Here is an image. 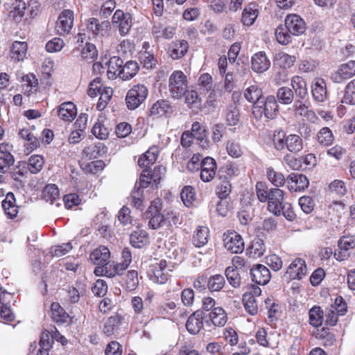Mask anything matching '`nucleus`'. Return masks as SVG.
I'll list each match as a JSON object with an SVG mask.
<instances>
[{"mask_svg":"<svg viewBox=\"0 0 355 355\" xmlns=\"http://www.w3.org/2000/svg\"><path fill=\"white\" fill-rule=\"evenodd\" d=\"M266 251V245L262 239L257 236L251 243L250 246L247 248V253L250 257L257 259L262 257Z\"/></svg>","mask_w":355,"mask_h":355,"instance_id":"2f4dec72","label":"nucleus"},{"mask_svg":"<svg viewBox=\"0 0 355 355\" xmlns=\"http://www.w3.org/2000/svg\"><path fill=\"white\" fill-rule=\"evenodd\" d=\"M86 287V284L80 280L76 281L74 285L69 286L68 295L70 302L71 303L78 302L80 297L85 294Z\"/></svg>","mask_w":355,"mask_h":355,"instance_id":"72a5a7b5","label":"nucleus"},{"mask_svg":"<svg viewBox=\"0 0 355 355\" xmlns=\"http://www.w3.org/2000/svg\"><path fill=\"white\" fill-rule=\"evenodd\" d=\"M286 149L292 153H297L303 148V140L296 134H290L287 136Z\"/></svg>","mask_w":355,"mask_h":355,"instance_id":"79ce46f5","label":"nucleus"},{"mask_svg":"<svg viewBox=\"0 0 355 355\" xmlns=\"http://www.w3.org/2000/svg\"><path fill=\"white\" fill-rule=\"evenodd\" d=\"M217 164L211 157L203 158L200 163V179L205 182L211 181L216 175Z\"/></svg>","mask_w":355,"mask_h":355,"instance_id":"a211bd4d","label":"nucleus"},{"mask_svg":"<svg viewBox=\"0 0 355 355\" xmlns=\"http://www.w3.org/2000/svg\"><path fill=\"white\" fill-rule=\"evenodd\" d=\"M74 14L71 10L65 9L62 11L58 18L55 30L60 35H68L73 27Z\"/></svg>","mask_w":355,"mask_h":355,"instance_id":"1a4fd4ad","label":"nucleus"},{"mask_svg":"<svg viewBox=\"0 0 355 355\" xmlns=\"http://www.w3.org/2000/svg\"><path fill=\"white\" fill-rule=\"evenodd\" d=\"M306 273V265L304 259H295L287 268L284 276L288 279H302Z\"/></svg>","mask_w":355,"mask_h":355,"instance_id":"4468645a","label":"nucleus"},{"mask_svg":"<svg viewBox=\"0 0 355 355\" xmlns=\"http://www.w3.org/2000/svg\"><path fill=\"white\" fill-rule=\"evenodd\" d=\"M52 319L58 324H62L67 322L69 315L61 306L57 302L51 304Z\"/></svg>","mask_w":355,"mask_h":355,"instance_id":"a18cd8bd","label":"nucleus"},{"mask_svg":"<svg viewBox=\"0 0 355 355\" xmlns=\"http://www.w3.org/2000/svg\"><path fill=\"white\" fill-rule=\"evenodd\" d=\"M139 69V64L136 61H128L122 65L120 78L124 80H130L137 73Z\"/></svg>","mask_w":355,"mask_h":355,"instance_id":"58836bf2","label":"nucleus"},{"mask_svg":"<svg viewBox=\"0 0 355 355\" xmlns=\"http://www.w3.org/2000/svg\"><path fill=\"white\" fill-rule=\"evenodd\" d=\"M244 97L250 103L254 104L258 101H261L263 96L261 88L256 85H250L244 91Z\"/></svg>","mask_w":355,"mask_h":355,"instance_id":"37998d69","label":"nucleus"},{"mask_svg":"<svg viewBox=\"0 0 355 355\" xmlns=\"http://www.w3.org/2000/svg\"><path fill=\"white\" fill-rule=\"evenodd\" d=\"M252 114L257 119H261L264 116L267 119H274L279 112V106L277 99L274 96H268L263 97L261 101H258L253 104Z\"/></svg>","mask_w":355,"mask_h":355,"instance_id":"f257e3e1","label":"nucleus"},{"mask_svg":"<svg viewBox=\"0 0 355 355\" xmlns=\"http://www.w3.org/2000/svg\"><path fill=\"white\" fill-rule=\"evenodd\" d=\"M284 24L288 31L295 36L303 34L306 28L304 19L297 14H291L286 16Z\"/></svg>","mask_w":355,"mask_h":355,"instance_id":"dca6fc26","label":"nucleus"},{"mask_svg":"<svg viewBox=\"0 0 355 355\" xmlns=\"http://www.w3.org/2000/svg\"><path fill=\"white\" fill-rule=\"evenodd\" d=\"M341 102L347 105H355V79L346 85Z\"/></svg>","mask_w":355,"mask_h":355,"instance_id":"603ef678","label":"nucleus"},{"mask_svg":"<svg viewBox=\"0 0 355 355\" xmlns=\"http://www.w3.org/2000/svg\"><path fill=\"white\" fill-rule=\"evenodd\" d=\"M113 91L111 87H103L101 92L100 97L96 104L98 110H103L112 96Z\"/></svg>","mask_w":355,"mask_h":355,"instance_id":"e2e57ef3","label":"nucleus"},{"mask_svg":"<svg viewBox=\"0 0 355 355\" xmlns=\"http://www.w3.org/2000/svg\"><path fill=\"white\" fill-rule=\"evenodd\" d=\"M139 60L144 67L148 69L155 68L157 64V60L153 53L147 51L140 52Z\"/></svg>","mask_w":355,"mask_h":355,"instance_id":"69168bd1","label":"nucleus"},{"mask_svg":"<svg viewBox=\"0 0 355 355\" xmlns=\"http://www.w3.org/2000/svg\"><path fill=\"white\" fill-rule=\"evenodd\" d=\"M318 142L324 146H329L334 141V135L331 130L327 128H322L318 134Z\"/></svg>","mask_w":355,"mask_h":355,"instance_id":"338daca9","label":"nucleus"},{"mask_svg":"<svg viewBox=\"0 0 355 355\" xmlns=\"http://www.w3.org/2000/svg\"><path fill=\"white\" fill-rule=\"evenodd\" d=\"M286 180L291 191H302L309 185L307 177L302 173H292L287 177Z\"/></svg>","mask_w":355,"mask_h":355,"instance_id":"aec40b11","label":"nucleus"},{"mask_svg":"<svg viewBox=\"0 0 355 355\" xmlns=\"http://www.w3.org/2000/svg\"><path fill=\"white\" fill-rule=\"evenodd\" d=\"M13 295L0 288V318L7 322H11L15 319V315L11 311L8 304Z\"/></svg>","mask_w":355,"mask_h":355,"instance_id":"412c9836","label":"nucleus"},{"mask_svg":"<svg viewBox=\"0 0 355 355\" xmlns=\"http://www.w3.org/2000/svg\"><path fill=\"white\" fill-rule=\"evenodd\" d=\"M60 198L58 187L55 184H48L42 191V198L46 202L53 204Z\"/></svg>","mask_w":355,"mask_h":355,"instance_id":"de8ad7c7","label":"nucleus"},{"mask_svg":"<svg viewBox=\"0 0 355 355\" xmlns=\"http://www.w3.org/2000/svg\"><path fill=\"white\" fill-rule=\"evenodd\" d=\"M98 56V51L94 44L87 42L81 50V58L88 62H94Z\"/></svg>","mask_w":355,"mask_h":355,"instance_id":"052dcab7","label":"nucleus"},{"mask_svg":"<svg viewBox=\"0 0 355 355\" xmlns=\"http://www.w3.org/2000/svg\"><path fill=\"white\" fill-rule=\"evenodd\" d=\"M110 257V252L105 246H100L98 248L94 250L90 254V260L94 265H106Z\"/></svg>","mask_w":355,"mask_h":355,"instance_id":"a878e982","label":"nucleus"},{"mask_svg":"<svg viewBox=\"0 0 355 355\" xmlns=\"http://www.w3.org/2000/svg\"><path fill=\"white\" fill-rule=\"evenodd\" d=\"M1 204L5 214L8 218L12 219L17 216L19 207L16 205V199L13 193L8 192Z\"/></svg>","mask_w":355,"mask_h":355,"instance_id":"393cba45","label":"nucleus"},{"mask_svg":"<svg viewBox=\"0 0 355 355\" xmlns=\"http://www.w3.org/2000/svg\"><path fill=\"white\" fill-rule=\"evenodd\" d=\"M76 114V105L69 101L62 103L58 110V116L64 121H71Z\"/></svg>","mask_w":355,"mask_h":355,"instance_id":"c85d7f7f","label":"nucleus"},{"mask_svg":"<svg viewBox=\"0 0 355 355\" xmlns=\"http://www.w3.org/2000/svg\"><path fill=\"white\" fill-rule=\"evenodd\" d=\"M190 133H193V137L200 141V144L202 148L208 146L207 132L199 122L196 121L192 124Z\"/></svg>","mask_w":355,"mask_h":355,"instance_id":"f704fd0d","label":"nucleus"},{"mask_svg":"<svg viewBox=\"0 0 355 355\" xmlns=\"http://www.w3.org/2000/svg\"><path fill=\"white\" fill-rule=\"evenodd\" d=\"M209 232V229L207 227H198L192 239L193 245L198 248L205 245L208 241Z\"/></svg>","mask_w":355,"mask_h":355,"instance_id":"ea45409f","label":"nucleus"},{"mask_svg":"<svg viewBox=\"0 0 355 355\" xmlns=\"http://www.w3.org/2000/svg\"><path fill=\"white\" fill-rule=\"evenodd\" d=\"M207 279V288L211 292L220 291L225 284V277L222 275H214Z\"/></svg>","mask_w":355,"mask_h":355,"instance_id":"09e8293b","label":"nucleus"},{"mask_svg":"<svg viewBox=\"0 0 355 355\" xmlns=\"http://www.w3.org/2000/svg\"><path fill=\"white\" fill-rule=\"evenodd\" d=\"M317 337L321 340L323 345L325 347L332 346L336 341L334 334L327 327H322L319 330Z\"/></svg>","mask_w":355,"mask_h":355,"instance_id":"680f3d73","label":"nucleus"},{"mask_svg":"<svg viewBox=\"0 0 355 355\" xmlns=\"http://www.w3.org/2000/svg\"><path fill=\"white\" fill-rule=\"evenodd\" d=\"M28 45L25 42L15 41L10 49V58L14 62L24 61L26 58Z\"/></svg>","mask_w":355,"mask_h":355,"instance_id":"b1692460","label":"nucleus"},{"mask_svg":"<svg viewBox=\"0 0 355 355\" xmlns=\"http://www.w3.org/2000/svg\"><path fill=\"white\" fill-rule=\"evenodd\" d=\"M205 313L201 310H197L191 313L186 322V329L191 335L198 334L204 327Z\"/></svg>","mask_w":355,"mask_h":355,"instance_id":"f8f14e48","label":"nucleus"},{"mask_svg":"<svg viewBox=\"0 0 355 355\" xmlns=\"http://www.w3.org/2000/svg\"><path fill=\"white\" fill-rule=\"evenodd\" d=\"M250 276L252 281L259 285L267 284L271 278L269 269L259 263L254 265L250 269Z\"/></svg>","mask_w":355,"mask_h":355,"instance_id":"6ab92c4d","label":"nucleus"},{"mask_svg":"<svg viewBox=\"0 0 355 355\" xmlns=\"http://www.w3.org/2000/svg\"><path fill=\"white\" fill-rule=\"evenodd\" d=\"M355 75V60H349L340 64L338 69L331 73L330 79L335 83H342Z\"/></svg>","mask_w":355,"mask_h":355,"instance_id":"0eeeda50","label":"nucleus"},{"mask_svg":"<svg viewBox=\"0 0 355 355\" xmlns=\"http://www.w3.org/2000/svg\"><path fill=\"white\" fill-rule=\"evenodd\" d=\"M107 152V148L103 143L98 141L94 143L83 150V155L89 159L102 157Z\"/></svg>","mask_w":355,"mask_h":355,"instance_id":"7c9ffc66","label":"nucleus"},{"mask_svg":"<svg viewBox=\"0 0 355 355\" xmlns=\"http://www.w3.org/2000/svg\"><path fill=\"white\" fill-rule=\"evenodd\" d=\"M256 193L261 202H266L270 195V189H268L266 183L258 182L256 184Z\"/></svg>","mask_w":355,"mask_h":355,"instance_id":"774afa93","label":"nucleus"},{"mask_svg":"<svg viewBox=\"0 0 355 355\" xmlns=\"http://www.w3.org/2000/svg\"><path fill=\"white\" fill-rule=\"evenodd\" d=\"M162 208L161 200L157 198L151 202L147 211L145 212V217L149 218V228L157 230L159 228L166 220V217L161 213Z\"/></svg>","mask_w":355,"mask_h":355,"instance_id":"423d86ee","label":"nucleus"},{"mask_svg":"<svg viewBox=\"0 0 355 355\" xmlns=\"http://www.w3.org/2000/svg\"><path fill=\"white\" fill-rule=\"evenodd\" d=\"M311 93L313 99L318 103L324 102L327 96L326 83L324 79L318 78L312 85Z\"/></svg>","mask_w":355,"mask_h":355,"instance_id":"bb28decb","label":"nucleus"},{"mask_svg":"<svg viewBox=\"0 0 355 355\" xmlns=\"http://www.w3.org/2000/svg\"><path fill=\"white\" fill-rule=\"evenodd\" d=\"M291 86L295 91L296 98L305 99L308 95L306 82L300 76H294L291 80Z\"/></svg>","mask_w":355,"mask_h":355,"instance_id":"473e14b6","label":"nucleus"},{"mask_svg":"<svg viewBox=\"0 0 355 355\" xmlns=\"http://www.w3.org/2000/svg\"><path fill=\"white\" fill-rule=\"evenodd\" d=\"M82 26L84 27L82 31H83L85 37H87L89 40H93L97 36H103L106 34L110 28V23L106 21L100 23L98 19L91 17L87 19Z\"/></svg>","mask_w":355,"mask_h":355,"instance_id":"7ed1b4c3","label":"nucleus"},{"mask_svg":"<svg viewBox=\"0 0 355 355\" xmlns=\"http://www.w3.org/2000/svg\"><path fill=\"white\" fill-rule=\"evenodd\" d=\"M123 60L119 56L111 57L107 62V75L109 79L114 80L120 77Z\"/></svg>","mask_w":355,"mask_h":355,"instance_id":"cd10ccee","label":"nucleus"},{"mask_svg":"<svg viewBox=\"0 0 355 355\" xmlns=\"http://www.w3.org/2000/svg\"><path fill=\"white\" fill-rule=\"evenodd\" d=\"M131 245L136 248H141L148 242V234L143 230H137L130 236Z\"/></svg>","mask_w":355,"mask_h":355,"instance_id":"c9c22d12","label":"nucleus"},{"mask_svg":"<svg viewBox=\"0 0 355 355\" xmlns=\"http://www.w3.org/2000/svg\"><path fill=\"white\" fill-rule=\"evenodd\" d=\"M287 135L282 129H277L274 131L272 135V143L274 148L277 151H284L286 149Z\"/></svg>","mask_w":355,"mask_h":355,"instance_id":"e433bc0d","label":"nucleus"},{"mask_svg":"<svg viewBox=\"0 0 355 355\" xmlns=\"http://www.w3.org/2000/svg\"><path fill=\"white\" fill-rule=\"evenodd\" d=\"M139 284L138 272L135 270H128L125 279L124 287L128 291H135Z\"/></svg>","mask_w":355,"mask_h":355,"instance_id":"6e6d98bb","label":"nucleus"},{"mask_svg":"<svg viewBox=\"0 0 355 355\" xmlns=\"http://www.w3.org/2000/svg\"><path fill=\"white\" fill-rule=\"evenodd\" d=\"M148 90L144 85H134L127 93L125 103L130 110L137 109L147 98Z\"/></svg>","mask_w":355,"mask_h":355,"instance_id":"39448f33","label":"nucleus"},{"mask_svg":"<svg viewBox=\"0 0 355 355\" xmlns=\"http://www.w3.org/2000/svg\"><path fill=\"white\" fill-rule=\"evenodd\" d=\"M239 173V169L232 162H226L220 168L218 172V177L220 180L230 181Z\"/></svg>","mask_w":355,"mask_h":355,"instance_id":"c756f323","label":"nucleus"},{"mask_svg":"<svg viewBox=\"0 0 355 355\" xmlns=\"http://www.w3.org/2000/svg\"><path fill=\"white\" fill-rule=\"evenodd\" d=\"M125 322V318L121 314L115 313L109 317L104 322L103 334L107 337L116 336L119 333L120 327Z\"/></svg>","mask_w":355,"mask_h":355,"instance_id":"2eb2a0df","label":"nucleus"},{"mask_svg":"<svg viewBox=\"0 0 355 355\" xmlns=\"http://www.w3.org/2000/svg\"><path fill=\"white\" fill-rule=\"evenodd\" d=\"M169 91L171 96L179 98L185 94L187 89V80L181 71H175L169 77Z\"/></svg>","mask_w":355,"mask_h":355,"instance_id":"20e7f679","label":"nucleus"},{"mask_svg":"<svg viewBox=\"0 0 355 355\" xmlns=\"http://www.w3.org/2000/svg\"><path fill=\"white\" fill-rule=\"evenodd\" d=\"M149 178L148 171L144 169L141 173L139 182H136L135 188L130 194L131 205L140 211H142L145 207L144 190L147 189L150 184L153 188V180H150Z\"/></svg>","mask_w":355,"mask_h":355,"instance_id":"f03ea898","label":"nucleus"},{"mask_svg":"<svg viewBox=\"0 0 355 355\" xmlns=\"http://www.w3.org/2000/svg\"><path fill=\"white\" fill-rule=\"evenodd\" d=\"M205 324L208 327H223L227 321V315L222 307L217 306L212 309V311L205 313Z\"/></svg>","mask_w":355,"mask_h":355,"instance_id":"f3484780","label":"nucleus"},{"mask_svg":"<svg viewBox=\"0 0 355 355\" xmlns=\"http://www.w3.org/2000/svg\"><path fill=\"white\" fill-rule=\"evenodd\" d=\"M296 61L295 55H288L284 52H280L275 55L274 64L280 68L288 69L293 66Z\"/></svg>","mask_w":355,"mask_h":355,"instance_id":"4c0bfd02","label":"nucleus"},{"mask_svg":"<svg viewBox=\"0 0 355 355\" xmlns=\"http://www.w3.org/2000/svg\"><path fill=\"white\" fill-rule=\"evenodd\" d=\"M12 9L10 12V17L16 22L21 21L24 17L27 6L23 0H15L12 3Z\"/></svg>","mask_w":355,"mask_h":355,"instance_id":"a19ab883","label":"nucleus"},{"mask_svg":"<svg viewBox=\"0 0 355 355\" xmlns=\"http://www.w3.org/2000/svg\"><path fill=\"white\" fill-rule=\"evenodd\" d=\"M294 36L290 31L287 27L284 25H279L275 29V37L277 41L282 44L286 45L292 42V37Z\"/></svg>","mask_w":355,"mask_h":355,"instance_id":"49530a36","label":"nucleus"},{"mask_svg":"<svg viewBox=\"0 0 355 355\" xmlns=\"http://www.w3.org/2000/svg\"><path fill=\"white\" fill-rule=\"evenodd\" d=\"M44 164V158L39 155H34L30 157L28 162V169L32 174L40 172Z\"/></svg>","mask_w":355,"mask_h":355,"instance_id":"bf43d9fd","label":"nucleus"},{"mask_svg":"<svg viewBox=\"0 0 355 355\" xmlns=\"http://www.w3.org/2000/svg\"><path fill=\"white\" fill-rule=\"evenodd\" d=\"M180 198L183 204L186 207H189L191 206L196 200V192L194 188L189 185L184 186L180 192Z\"/></svg>","mask_w":355,"mask_h":355,"instance_id":"5fc2aeb1","label":"nucleus"},{"mask_svg":"<svg viewBox=\"0 0 355 355\" xmlns=\"http://www.w3.org/2000/svg\"><path fill=\"white\" fill-rule=\"evenodd\" d=\"M257 16L258 10L254 8V6L252 7V5H249L243 10L241 21L245 26H251Z\"/></svg>","mask_w":355,"mask_h":355,"instance_id":"864d4df0","label":"nucleus"},{"mask_svg":"<svg viewBox=\"0 0 355 355\" xmlns=\"http://www.w3.org/2000/svg\"><path fill=\"white\" fill-rule=\"evenodd\" d=\"M167 262L166 260H161L159 263L151 266L150 270L148 275L149 279L157 284H164L166 283L170 277L169 270L166 268Z\"/></svg>","mask_w":355,"mask_h":355,"instance_id":"6e6552de","label":"nucleus"},{"mask_svg":"<svg viewBox=\"0 0 355 355\" xmlns=\"http://www.w3.org/2000/svg\"><path fill=\"white\" fill-rule=\"evenodd\" d=\"M226 278L229 284L235 288L241 286V276L239 270L234 267L228 266L225 271Z\"/></svg>","mask_w":355,"mask_h":355,"instance_id":"13d9d810","label":"nucleus"},{"mask_svg":"<svg viewBox=\"0 0 355 355\" xmlns=\"http://www.w3.org/2000/svg\"><path fill=\"white\" fill-rule=\"evenodd\" d=\"M173 112V107L167 100L162 99L156 101L150 108V115L159 118L170 116Z\"/></svg>","mask_w":355,"mask_h":355,"instance_id":"4be33fe9","label":"nucleus"},{"mask_svg":"<svg viewBox=\"0 0 355 355\" xmlns=\"http://www.w3.org/2000/svg\"><path fill=\"white\" fill-rule=\"evenodd\" d=\"M243 303L245 311L251 315H255L258 312V306L255 297L251 292L243 295Z\"/></svg>","mask_w":355,"mask_h":355,"instance_id":"c03bdc74","label":"nucleus"},{"mask_svg":"<svg viewBox=\"0 0 355 355\" xmlns=\"http://www.w3.org/2000/svg\"><path fill=\"white\" fill-rule=\"evenodd\" d=\"M323 311L319 306H313L309 311V324L315 327L320 326L323 320Z\"/></svg>","mask_w":355,"mask_h":355,"instance_id":"4d7b16f0","label":"nucleus"},{"mask_svg":"<svg viewBox=\"0 0 355 355\" xmlns=\"http://www.w3.org/2000/svg\"><path fill=\"white\" fill-rule=\"evenodd\" d=\"M252 69L256 73H263L267 71L270 66V61L267 58L266 53L259 51L251 58Z\"/></svg>","mask_w":355,"mask_h":355,"instance_id":"5701e85b","label":"nucleus"},{"mask_svg":"<svg viewBox=\"0 0 355 355\" xmlns=\"http://www.w3.org/2000/svg\"><path fill=\"white\" fill-rule=\"evenodd\" d=\"M128 267V266L122 261L109 262V263H107V266H106L107 276L109 277H114L116 275H121Z\"/></svg>","mask_w":355,"mask_h":355,"instance_id":"3c124183","label":"nucleus"},{"mask_svg":"<svg viewBox=\"0 0 355 355\" xmlns=\"http://www.w3.org/2000/svg\"><path fill=\"white\" fill-rule=\"evenodd\" d=\"M277 101L284 105H289L294 100L293 90L287 87H282L277 92Z\"/></svg>","mask_w":355,"mask_h":355,"instance_id":"8fccbe9b","label":"nucleus"},{"mask_svg":"<svg viewBox=\"0 0 355 355\" xmlns=\"http://www.w3.org/2000/svg\"><path fill=\"white\" fill-rule=\"evenodd\" d=\"M112 24L118 28L121 35H125L132 27V16L128 12L116 10L112 17Z\"/></svg>","mask_w":355,"mask_h":355,"instance_id":"9d476101","label":"nucleus"},{"mask_svg":"<svg viewBox=\"0 0 355 355\" xmlns=\"http://www.w3.org/2000/svg\"><path fill=\"white\" fill-rule=\"evenodd\" d=\"M224 246L230 252L234 254L242 253L245 248L244 241L240 234L236 232L225 234Z\"/></svg>","mask_w":355,"mask_h":355,"instance_id":"ddd939ff","label":"nucleus"},{"mask_svg":"<svg viewBox=\"0 0 355 355\" xmlns=\"http://www.w3.org/2000/svg\"><path fill=\"white\" fill-rule=\"evenodd\" d=\"M267 177L268 180L277 187L283 186L286 182L284 175L275 171L271 167L267 168Z\"/></svg>","mask_w":355,"mask_h":355,"instance_id":"0e129e2a","label":"nucleus"},{"mask_svg":"<svg viewBox=\"0 0 355 355\" xmlns=\"http://www.w3.org/2000/svg\"><path fill=\"white\" fill-rule=\"evenodd\" d=\"M268 202V210L276 216H280L279 211L285 202L284 192L279 188L270 189V195Z\"/></svg>","mask_w":355,"mask_h":355,"instance_id":"9b49d317","label":"nucleus"}]
</instances>
